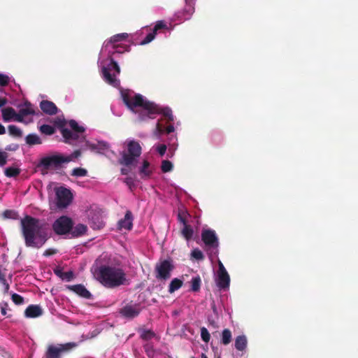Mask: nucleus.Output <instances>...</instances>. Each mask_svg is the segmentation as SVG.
Instances as JSON below:
<instances>
[{
  "label": "nucleus",
  "mask_w": 358,
  "mask_h": 358,
  "mask_svg": "<svg viewBox=\"0 0 358 358\" xmlns=\"http://www.w3.org/2000/svg\"><path fill=\"white\" fill-rule=\"evenodd\" d=\"M122 97L123 103L127 108L138 115V120L140 122L155 119L159 114L163 115L168 122L173 121V115L170 108H160L154 102L145 99L141 94L131 96L128 92H124L122 94Z\"/></svg>",
  "instance_id": "1"
},
{
  "label": "nucleus",
  "mask_w": 358,
  "mask_h": 358,
  "mask_svg": "<svg viewBox=\"0 0 358 358\" xmlns=\"http://www.w3.org/2000/svg\"><path fill=\"white\" fill-rule=\"evenodd\" d=\"M21 232L27 247L40 248L50 238L49 226L31 215L20 220Z\"/></svg>",
  "instance_id": "2"
},
{
  "label": "nucleus",
  "mask_w": 358,
  "mask_h": 358,
  "mask_svg": "<svg viewBox=\"0 0 358 358\" xmlns=\"http://www.w3.org/2000/svg\"><path fill=\"white\" fill-rule=\"evenodd\" d=\"M128 34L127 33L117 34L112 36L106 42V46L113 45V51L109 52V60L110 63L108 66H103L101 69L102 75L104 80L109 85L117 87L120 85V80L117 79L116 76L120 73V69L117 62L115 60L117 54H122L128 50L117 45V43L122 42L127 39Z\"/></svg>",
  "instance_id": "3"
},
{
  "label": "nucleus",
  "mask_w": 358,
  "mask_h": 358,
  "mask_svg": "<svg viewBox=\"0 0 358 358\" xmlns=\"http://www.w3.org/2000/svg\"><path fill=\"white\" fill-rule=\"evenodd\" d=\"M96 280L106 288H115L127 282L126 273L120 267L101 265L96 271Z\"/></svg>",
  "instance_id": "4"
},
{
  "label": "nucleus",
  "mask_w": 358,
  "mask_h": 358,
  "mask_svg": "<svg viewBox=\"0 0 358 358\" xmlns=\"http://www.w3.org/2000/svg\"><path fill=\"white\" fill-rule=\"evenodd\" d=\"M142 153L140 143L136 141H130L127 143V150L121 153L119 163L125 166H136L138 158Z\"/></svg>",
  "instance_id": "5"
},
{
  "label": "nucleus",
  "mask_w": 358,
  "mask_h": 358,
  "mask_svg": "<svg viewBox=\"0 0 358 358\" xmlns=\"http://www.w3.org/2000/svg\"><path fill=\"white\" fill-rule=\"evenodd\" d=\"M74 342H69L64 344H58L57 345H48L45 354V358H62L64 352L70 351L76 346Z\"/></svg>",
  "instance_id": "6"
},
{
  "label": "nucleus",
  "mask_w": 358,
  "mask_h": 358,
  "mask_svg": "<svg viewBox=\"0 0 358 358\" xmlns=\"http://www.w3.org/2000/svg\"><path fill=\"white\" fill-rule=\"evenodd\" d=\"M73 224V221L70 217L62 215L52 223V229L57 235H65L70 233Z\"/></svg>",
  "instance_id": "7"
},
{
  "label": "nucleus",
  "mask_w": 358,
  "mask_h": 358,
  "mask_svg": "<svg viewBox=\"0 0 358 358\" xmlns=\"http://www.w3.org/2000/svg\"><path fill=\"white\" fill-rule=\"evenodd\" d=\"M173 268L174 266L170 260H162L155 265V278L159 280H167L171 278V273Z\"/></svg>",
  "instance_id": "8"
},
{
  "label": "nucleus",
  "mask_w": 358,
  "mask_h": 358,
  "mask_svg": "<svg viewBox=\"0 0 358 358\" xmlns=\"http://www.w3.org/2000/svg\"><path fill=\"white\" fill-rule=\"evenodd\" d=\"M67 162H69V159H66L65 157L60 155H53L43 157L40 164L47 170L51 167L58 168L62 164Z\"/></svg>",
  "instance_id": "9"
},
{
  "label": "nucleus",
  "mask_w": 358,
  "mask_h": 358,
  "mask_svg": "<svg viewBox=\"0 0 358 358\" xmlns=\"http://www.w3.org/2000/svg\"><path fill=\"white\" fill-rule=\"evenodd\" d=\"M57 206L59 208H64L69 206L72 201V194L66 187H60L56 189Z\"/></svg>",
  "instance_id": "10"
},
{
  "label": "nucleus",
  "mask_w": 358,
  "mask_h": 358,
  "mask_svg": "<svg viewBox=\"0 0 358 358\" xmlns=\"http://www.w3.org/2000/svg\"><path fill=\"white\" fill-rule=\"evenodd\" d=\"M219 269L217 272V286L220 289L227 290L229 287L230 277L227 273L223 263L219 260L218 262Z\"/></svg>",
  "instance_id": "11"
},
{
  "label": "nucleus",
  "mask_w": 358,
  "mask_h": 358,
  "mask_svg": "<svg viewBox=\"0 0 358 358\" xmlns=\"http://www.w3.org/2000/svg\"><path fill=\"white\" fill-rule=\"evenodd\" d=\"M201 240L208 248L217 249L219 247V238L214 230H203L201 231Z\"/></svg>",
  "instance_id": "12"
},
{
  "label": "nucleus",
  "mask_w": 358,
  "mask_h": 358,
  "mask_svg": "<svg viewBox=\"0 0 358 358\" xmlns=\"http://www.w3.org/2000/svg\"><path fill=\"white\" fill-rule=\"evenodd\" d=\"M141 307L138 303H129L124 306L123 308L120 309V314L127 319H133L138 316L141 312Z\"/></svg>",
  "instance_id": "13"
},
{
  "label": "nucleus",
  "mask_w": 358,
  "mask_h": 358,
  "mask_svg": "<svg viewBox=\"0 0 358 358\" xmlns=\"http://www.w3.org/2000/svg\"><path fill=\"white\" fill-rule=\"evenodd\" d=\"M35 113L36 112L32 104L30 102H25L19 109L17 122H22L24 117L34 115Z\"/></svg>",
  "instance_id": "14"
},
{
  "label": "nucleus",
  "mask_w": 358,
  "mask_h": 358,
  "mask_svg": "<svg viewBox=\"0 0 358 358\" xmlns=\"http://www.w3.org/2000/svg\"><path fill=\"white\" fill-rule=\"evenodd\" d=\"M67 288L77 294L78 296L90 299L92 298V294L85 287V286L82 284H76V285H68Z\"/></svg>",
  "instance_id": "15"
},
{
  "label": "nucleus",
  "mask_w": 358,
  "mask_h": 358,
  "mask_svg": "<svg viewBox=\"0 0 358 358\" xmlns=\"http://www.w3.org/2000/svg\"><path fill=\"white\" fill-rule=\"evenodd\" d=\"M40 108L43 113L49 115H55L58 112V108L57 105L51 102V101H41Z\"/></svg>",
  "instance_id": "16"
},
{
  "label": "nucleus",
  "mask_w": 358,
  "mask_h": 358,
  "mask_svg": "<svg viewBox=\"0 0 358 358\" xmlns=\"http://www.w3.org/2000/svg\"><path fill=\"white\" fill-rule=\"evenodd\" d=\"M43 314V309L38 305H31L24 310L26 317H37Z\"/></svg>",
  "instance_id": "17"
},
{
  "label": "nucleus",
  "mask_w": 358,
  "mask_h": 358,
  "mask_svg": "<svg viewBox=\"0 0 358 358\" xmlns=\"http://www.w3.org/2000/svg\"><path fill=\"white\" fill-rule=\"evenodd\" d=\"M1 116H3V120L5 122H8L13 119L17 121V113L13 108L7 107L1 109Z\"/></svg>",
  "instance_id": "18"
},
{
  "label": "nucleus",
  "mask_w": 358,
  "mask_h": 358,
  "mask_svg": "<svg viewBox=\"0 0 358 358\" xmlns=\"http://www.w3.org/2000/svg\"><path fill=\"white\" fill-rule=\"evenodd\" d=\"M120 229L130 230L132 227V214L130 210H127L124 215V219H122L118 222Z\"/></svg>",
  "instance_id": "19"
},
{
  "label": "nucleus",
  "mask_w": 358,
  "mask_h": 358,
  "mask_svg": "<svg viewBox=\"0 0 358 358\" xmlns=\"http://www.w3.org/2000/svg\"><path fill=\"white\" fill-rule=\"evenodd\" d=\"M86 144L92 151H95L97 153H101L108 149V144L103 141H99L96 143L87 142Z\"/></svg>",
  "instance_id": "20"
},
{
  "label": "nucleus",
  "mask_w": 358,
  "mask_h": 358,
  "mask_svg": "<svg viewBox=\"0 0 358 358\" xmlns=\"http://www.w3.org/2000/svg\"><path fill=\"white\" fill-rule=\"evenodd\" d=\"M90 225L93 229L99 230L103 227L104 223L99 215L94 214L90 217Z\"/></svg>",
  "instance_id": "21"
},
{
  "label": "nucleus",
  "mask_w": 358,
  "mask_h": 358,
  "mask_svg": "<svg viewBox=\"0 0 358 358\" xmlns=\"http://www.w3.org/2000/svg\"><path fill=\"white\" fill-rule=\"evenodd\" d=\"M53 272L62 280H66L67 282L71 281L74 278V274L72 271L63 272L62 268L60 267H57L53 269Z\"/></svg>",
  "instance_id": "22"
},
{
  "label": "nucleus",
  "mask_w": 358,
  "mask_h": 358,
  "mask_svg": "<svg viewBox=\"0 0 358 358\" xmlns=\"http://www.w3.org/2000/svg\"><path fill=\"white\" fill-rule=\"evenodd\" d=\"M62 134L65 138L66 143H71L72 141L77 140L79 137L78 134L80 132H75L68 128L62 129Z\"/></svg>",
  "instance_id": "23"
},
{
  "label": "nucleus",
  "mask_w": 358,
  "mask_h": 358,
  "mask_svg": "<svg viewBox=\"0 0 358 358\" xmlns=\"http://www.w3.org/2000/svg\"><path fill=\"white\" fill-rule=\"evenodd\" d=\"M248 340L246 336H237L235 338L234 346L238 351H243L247 348Z\"/></svg>",
  "instance_id": "24"
},
{
  "label": "nucleus",
  "mask_w": 358,
  "mask_h": 358,
  "mask_svg": "<svg viewBox=\"0 0 358 358\" xmlns=\"http://www.w3.org/2000/svg\"><path fill=\"white\" fill-rule=\"evenodd\" d=\"M87 231V227L83 224H78L75 227H72L70 233L73 237H78L82 236Z\"/></svg>",
  "instance_id": "25"
},
{
  "label": "nucleus",
  "mask_w": 358,
  "mask_h": 358,
  "mask_svg": "<svg viewBox=\"0 0 358 358\" xmlns=\"http://www.w3.org/2000/svg\"><path fill=\"white\" fill-rule=\"evenodd\" d=\"M174 126L171 124L169 126H168L167 127L164 128L162 124L160 123L159 121H158L156 124V127H155V133L157 134V135H161V134H164L165 132L167 133V134H171L172 132L174 131Z\"/></svg>",
  "instance_id": "26"
},
{
  "label": "nucleus",
  "mask_w": 358,
  "mask_h": 358,
  "mask_svg": "<svg viewBox=\"0 0 358 358\" xmlns=\"http://www.w3.org/2000/svg\"><path fill=\"white\" fill-rule=\"evenodd\" d=\"M25 143L28 145H40L42 143L41 139L36 134H29L25 137Z\"/></svg>",
  "instance_id": "27"
},
{
  "label": "nucleus",
  "mask_w": 358,
  "mask_h": 358,
  "mask_svg": "<svg viewBox=\"0 0 358 358\" xmlns=\"http://www.w3.org/2000/svg\"><path fill=\"white\" fill-rule=\"evenodd\" d=\"M181 234L185 238V240L189 241L193 237L194 230L189 224H187L183 226V228L181 230Z\"/></svg>",
  "instance_id": "28"
},
{
  "label": "nucleus",
  "mask_w": 358,
  "mask_h": 358,
  "mask_svg": "<svg viewBox=\"0 0 358 358\" xmlns=\"http://www.w3.org/2000/svg\"><path fill=\"white\" fill-rule=\"evenodd\" d=\"M201 280L200 276L197 275L190 281V289L193 292H199L201 288Z\"/></svg>",
  "instance_id": "29"
},
{
  "label": "nucleus",
  "mask_w": 358,
  "mask_h": 358,
  "mask_svg": "<svg viewBox=\"0 0 358 358\" xmlns=\"http://www.w3.org/2000/svg\"><path fill=\"white\" fill-rule=\"evenodd\" d=\"M231 332L229 329H225L223 330L221 337V343L227 345L229 344L231 341Z\"/></svg>",
  "instance_id": "30"
},
{
  "label": "nucleus",
  "mask_w": 358,
  "mask_h": 358,
  "mask_svg": "<svg viewBox=\"0 0 358 358\" xmlns=\"http://www.w3.org/2000/svg\"><path fill=\"white\" fill-rule=\"evenodd\" d=\"M195 11L194 3L189 2L187 0H185V6L183 8V13L187 15V18H188L190 15H192Z\"/></svg>",
  "instance_id": "31"
},
{
  "label": "nucleus",
  "mask_w": 358,
  "mask_h": 358,
  "mask_svg": "<svg viewBox=\"0 0 358 358\" xmlns=\"http://www.w3.org/2000/svg\"><path fill=\"white\" fill-rule=\"evenodd\" d=\"M5 175L8 178H16L20 173V169L15 167H8L5 169Z\"/></svg>",
  "instance_id": "32"
},
{
  "label": "nucleus",
  "mask_w": 358,
  "mask_h": 358,
  "mask_svg": "<svg viewBox=\"0 0 358 358\" xmlns=\"http://www.w3.org/2000/svg\"><path fill=\"white\" fill-rule=\"evenodd\" d=\"M182 286V280L174 278L169 284V291L170 293H173Z\"/></svg>",
  "instance_id": "33"
},
{
  "label": "nucleus",
  "mask_w": 358,
  "mask_h": 358,
  "mask_svg": "<svg viewBox=\"0 0 358 358\" xmlns=\"http://www.w3.org/2000/svg\"><path fill=\"white\" fill-rule=\"evenodd\" d=\"M150 163L147 160H144L143 165L140 169V173L143 175V177H150L152 174V171L149 169Z\"/></svg>",
  "instance_id": "34"
},
{
  "label": "nucleus",
  "mask_w": 358,
  "mask_h": 358,
  "mask_svg": "<svg viewBox=\"0 0 358 358\" xmlns=\"http://www.w3.org/2000/svg\"><path fill=\"white\" fill-rule=\"evenodd\" d=\"M69 125L70 128L72 129L71 131L75 132L83 133L85 130L83 126H78V123L73 120L69 121Z\"/></svg>",
  "instance_id": "35"
},
{
  "label": "nucleus",
  "mask_w": 358,
  "mask_h": 358,
  "mask_svg": "<svg viewBox=\"0 0 358 358\" xmlns=\"http://www.w3.org/2000/svg\"><path fill=\"white\" fill-rule=\"evenodd\" d=\"M8 131L14 137H21L22 134L21 129L15 125L8 126Z\"/></svg>",
  "instance_id": "36"
},
{
  "label": "nucleus",
  "mask_w": 358,
  "mask_h": 358,
  "mask_svg": "<svg viewBox=\"0 0 358 358\" xmlns=\"http://www.w3.org/2000/svg\"><path fill=\"white\" fill-rule=\"evenodd\" d=\"M40 131L44 134L52 135L55 132V128L50 125L43 124L40 127Z\"/></svg>",
  "instance_id": "37"
},
{
  "label": "nucleus",
  "mask_w": 358,
  "mask_h": 358,
  "mask_svg": "<svg viewBox=\"0 0 358 358\" xmlns=\"http://www.w3.org/2000/svg\"><path fill=\"white\" fill-rule=\"evenodd\" d=\"M173 168V164L169 160H164L162 164H161V170L164 173H168L172 171Z\"/></svg>",
  "instance_id": "38"
},
{
  "label": "nucleus",
  "mask_w": 358,
  "mask_h": 358,
  "mask_svg": "<svg viewBox=\"0 0 358 358\" xmlns=\"http://www.w3.org/2000/svg\"><path fill=\"white\" fill-rule=\"evenodd\" d=\"M71 175L76 177H85L87 175V171L83 168H76L73 169Z\"/></svg>",
  "instance_id": "39"
},
{
  "label": "nucleus",
  "mask_w": 358,
  "mask_h": 358,
  "mask_svg": "<svg viewBox=\"0 0 358 358\" xmlns=\"http://www.w3.org/2000/svg\"><path fill=\"white\" fill-rule=\"evenodd\" d=\"M156 33L152 30L149 33L145 38L141 41V45H144L150 43L155 37Z\"/></svg>",
  "instance_id": "40"
},
{
  "label": "nucleus",
  "mask_w": 358,
  "mask_h": 358,
  "mask_svg": "<svg viewBox=\"0 0 358 358\" xmlns=\"http://www.w3.org/2000/svg\"><path fill=\"white\" fill-rule=\"evenodd\" d=\"M11 298L15 305L19 306L24 303V298L18 294H13Z\"/></svg>",
  "instance_id": "41"
},
{
  "label": "nucleus",
  "mask_w": 358,
  "mask_h": 358,
  "mask_svg": "<svg viewBox=\"0 0 358 358\" xmlns=\"http://www.w3.org/2000/svg\"><path fill=\"white\" fill-rule=\"evenodd\" d=\"M155 336V333L151 330H145L141 334V338H142L143 340L148 341L153 338Z\"/></svg>",
  "instance_id": "42"
},
{
  "label": "nucleus",
  "mask_w": 358,
  "mask_h": 358,
  "mask_svg": "<svg viewBox=\"0 0 358 358\" xmlns=\"http://www.w3.org/2000/svg\"><path fill=\"white\" fill-rule=\"evenodd\" d=\"M3 215L5 218L7 219H16L17 218V213L13 210H6Z\"/></svg>",
  "instance_id": "43"
},
{
  "label": "nucleus",
  "mask_w": 358,
  "mask_h": 358,
  "mask_svg": "<svg viewBox=\"0 0 358 358\" xmlns=\"http://www.w3.org/2000/svg\"><path fill=\"white\" fill-rule=\"evenodd\" d=\"M201 337L204 342L208 343L209 341L210 336L206 328L202 327L201 329Z\"/></svg>",
  "instance_id": "44"
},
{
  "label": "nucleus",
  "mask_w": 358,
  "mask_h": 358,
  "mask_svg": "<svg viewBox=\"0 0 358 358\" xmlns=\"http://www.w3.org/2000/svg\"><path fill=\"white\" fill-rule=\"evenodd\" d=\"M8 154L6 152L0 150V166H3L7 164Z\"/></svg>",
  "instance_id": "45"
},
{
  "label": "nucleus",
  "mask_w": 358,
  "mask_h": 358,
  "mask_svg": "<svg viewBox=\"0 0 358 358\" xmlns=\"http://www.w3.org/2000/svg\"><path fill=\"white\" fill-rule=\"evenodd\" d=\"M192 256L197 260H202L204 258L203 252L198 248L192 251Z\"/></svg>",
  "instance_id": "46"
},
{
  "label": "nucleus",
  "mask_w": 358,
  "mask_h": 358,
  "mask_svg": "<svg viewBox=\"0 0 358 358\" xmlns=\"http://www.w3.org/2000/svg\"><path fill=\"white\" fill-rule=\"evenodd\" d=\"M165 28H167V24L166 22H163V21H158L156 22L154 28H153V31L157 33V31L161 29H165Z\"/></svg>",
  "instance_id": "47"
},
{
  "label": "nucleus",
  "mask_w": 358,
  "mask_h": 358,
  "mask_svg": "<svg viewBox=\"0 0 358 358\" xmlns=\"http://www.w3.org/2000/svg\"><path fill=\"white\" fill-rule=\"evenodd\" d=\"M0 282L5 286L6 291L7 292L9 289V284L7 282L6 279V275L2 271L0 270Z\"/></svg>",
  "instance_id": "48"
},
{
  "label": "nucleus",
  "mask_w": 358,
  "mask_h": 358,
  "mask_svg": "<svg viewBox=\"0 0 358 358\" xmlns=\"http://www.w3.org/2000/svg\"><path fill=\"white\" fill-rule=\"evenodd\" d=\"M9 83V77L5 74H0V86H6Z\"/></svg>",
  "instance_id": "49"
},
{
  "label": "nucleus",
  "mask_w": 358,
  "mask_h": 358,
  "mask_svg": "<svg viewBox=\"0 0 358 358\" xmlns=\"http://www.w3.org/2000/svg\"><path fill=\"white\" fill-rule=\"evenodd\" d=\"M57 252H58V250H57V249L48 248L44 251L43 256L44 257H50V256H52V255L57 254Z\"/></svg>",
  "instance_id": "50"
},
{
  "label": "nucleus",
  "mask_w": 358,
  "mask_h": 358,
  "mask_svg": "<svg viewBox=\"0 0 358 358\" xmlns=\"http://www.w3.org/2000/svg\"><path fill=\"white\" fill-rule=\"evenodd\" d=\"M167 150V147L166 145L164 144H162V145H159L157 148V152L159 154V155L161 156H163L166 152Z\"/></svg>",
  "instance_id": "51"
},
{
  "label": "nucleus",
  "mask_w": 358,
  "mask_h": 358,
  "mask_svg": "<svg viewBox=\"0 0 358 358\" xmlns=\"http://www.w3.org/2000/svg\"><path fill=\"white\" fill-rule=\"evenodd\" d=\"M0 308H1V315H6L7 310H9V306L8 303L3 302L0 304Z\"/></svg>",
  "instance_id": "52"
},
{
  "label": "nucleus",
  "mask_w": 358,
  "mask_h": 358,
  "mask_svg": "<svg viewBox=\"0 0 358 358\" xmlns=\"http://www.w3.org/2000/svg\"><path fill=\"white\" fill-rule=\"evenodd\" d=\"M80 155V150H76L73 153H71L70 155L65 157L66 159H69V162L74 159L75 158H77Z\"/></svg>",
  "instance_id": "53"
},
{
  "label": "nucleus",
  "mask_w": 358,
  "mask_h": 358,
  "mask_svg": "<svg viewBox=\"0 0 358 358\" xmlns=\"http://www.w3.org/2000/svg\"><path fill=\"white\" fill-rule=\"evenodd\" d=\"M147 355L150 357L153 355L152 346L150 344H146L144 346Z\"/></svg>",
  "instance_id": "54"
},
{
  "label": "nucleus",
  "mask_w": 358,
  "mask_h": 358,
  "mask_svg": "<svg viewBox=\"0 0 358 358\" xmlns=\"http://www.w3.org/2000/svg\"><path fill=\"white\" fill-rule=\"evenodd\" d=\"M124 182L128 185L130 189L134 186V180L130 177L124 178Z\"/></svg>",
  "instance_id": "55"
},
{
  "label": "nucleus",
  "mask_w": 358,
  "mask_h": 358,
  "mask_svg": "<svg viewBox=\"0 0 358 358\" xmlns=\"http://www.w3.org/2000/svg\"><path fill=\"white\" fill-rule=\"evenodd\" d=\"M178 220H179L180 222L182 224L183 226L187 225L185 216H183L180 213L178 215Z\"/></svg>",
  "instance_id": "56"
},
{
  "label": "nucleus",
  "mask_w": 358,
  "mask_h": 358,
  "mask_svg": "<svg viewBox=\"0 0 358 358\" xmlns=\"http://www.w3.org/2000/svg\"><path fill=\"white\" fill-rule=\"evenodd\" d=\"M130 167L131 166H127V168H122L121 169V173L122 175H127L130 171Z\"/></svg>",
  "instance_id": "57"
},
{
  "label": "nucleus",
  "mask_w": 358,
  "mask_h": 358,
  "mask_svg": "<svg viewBox=\"0 0 358 358\" xmlns=\"http://www.w3.org/2000/svg\"><path fill=\"white\" fill-rule=\"evenodd\" d=\"M7 103V99L6 98L0 99V108Z\"/></svg>",
  "instance_id": "58"
},
{
  "label": "nucleus",
  "mask_w": 358,
  "mask_h": 358,
  "mask_svg": "<svg viewBox=\"0 0 358 358\" xmlns=\"http://www.w3.org/2000/svg\"><path fill=\"white\" fill-rule=\"evenodd\" d=\"M6 133V128L0 124V135L4 134Z\"/></svg>",
  "instance_id": "59"
},
{
  "label": "nucleus",
  "mask_w": 358,
  "mask_h": 358,
  "mask_svg": "<svg viewBox=\"0 0 358 358\" xmlns=\"http://www.w3.org/2000/svg\"><path fill=\"white\" fill-rule=\"evenodd\" d=\"M17 147V145H15V148H12V147L10 145H9V146L6 147V150H7V151L15 150Z\"/></svg>",
  "instance_id": "60"
},
{
  "label": "nucleus",
  "mask_w": 358,
  "mask_h": 358,
  "mask_svg": "<svg viewBox=\"0 0 358 358\" xmlns=\"http://www.w3.org/2000/svg\"><path fill=\"white\" fill-rule=\"evenodd\" d=\"M201 358H208L207 356L206 355V354H204V353L201 354Z\"/></svg>",
  "instance_id": "61"
},
{
  "label": "nucleus",
  "mask_w": 358,
  "mask_h": 358,
  "mask_svg": "<svg viewBox=\"0 0 358 358\" xmlns=\"http://www.w3.org/2000/svg\"><path fill=\"white\" fill-rule=\"evenodd\" d=\"M218 358H221V357H218Z\"/></svg>",
  "instance_id": "62"
},
{
  "label": "nucleus",
  "mask_w": 358,
  "mask_h": 358,
  "mask_svg": "<svg viewBox=\"0 0 358 358\" xmlns=\"http://www.w3.org/2000/svg\"><path fill=\"white\" fill-rule=\"evenodd\" d=\"M192 358H194V357H192Z\"/></svg>",
  "instance_id": "63"
}]
</instances>
